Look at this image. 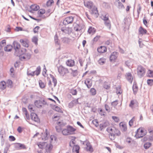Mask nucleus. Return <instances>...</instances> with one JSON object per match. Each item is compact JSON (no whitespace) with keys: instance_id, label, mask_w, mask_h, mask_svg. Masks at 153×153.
<instances>
[{"instance_id":"nucleus-1","label":"nucleus","mask_w":153,"mask_h":153,"mask_svg":"<svg viewBox=\"0 0 153 153\" xmlns=\"http://www.w3.org/2000/svg\"><path fill=\"white\" fill-rule=\"evenodd\" d=\"M109 128H107L106 129V131L109 133V138L111 140H114L116 138L115 136H120L121 134L120 131L117 129L114 128L113 132H110L108 130Z\"/></svg>"},{"instance_id":"nucleus-2","label":"nucleus","mask_w":153,"mask_h":153,"mask_svg":"<svg viewBox=\"0 0 153 153\" xmlns=\"http://www.w3.org/2000/svg\"><path fill=\"white\" fill-rule=\"evenodd\" d=\"M146 72V69L142 66H138L137 69V74L140 78H141L145 75Z\"/></svg>"},{"instance_id":"nucleus-3","label":"nucleus","mask_w":153,"mask_h":153,"mask_svg":"<svg viewBox=\"0 0 153 153\" xmlns=\"http://www.w3.org/2000/svg\"><path fill=\"white\" fill-rule=\"evenodd\" d=\"M41 71V68L40 66H39L36 68L35 71H32L30 72L31 71H27V75L28 76H33L35 75V73L36 72V76H38L40 74Z\"/></svg>"},{"instance_id":"nucleus-4","label":"nucleus","mask_w":153,"mask_h":153,"mask_svg":"<svg viewBox=\"0 0 153 153\" xmlns=\"http://www.w3.org/2000/svg\"><path fill=\"white\" fill-rule=\"evenodd\" d=\"M58 71L59 73L62 76H64L67 73H69L67 68H64L62 66L60 65L58 67Z\"/></svg>"},{"instance_id":"nucleus-5","label":"nucleus","mask_w":153,"mask_h":153,"mask_svg":"<svg viewBox=\"0 0 153 153\" xmlns=\"http://www.w3.org/2000/svg\"><path fill=\"white\" fill-rule=\"evenodd\" d=\"M27 50L26 48H20L18 51L15 54L14 53V55L20 57L22 55L25 54Z\"/></svg>"},{"instance_id":"nucleus-6","label":"nucleus","mask_w":153,"mask_h":153,"mask_svg":"<svg viewBox=\"0 0 153 153\" xmlns=\"http://www.w3.org/2000/svg\"><path fill=\"white\" fill-rule=\"evenodd\" d=\"M31 120L37 123L40 122V120L37 114L34 112H31L30 114Z\"/></svg>"},{"instance_id":"nucleus-7","label":"nucleus","mask_w":153,"mask_h":153,"mask_svg":"<svg viewBox=\"0 0 153 153\" xmlns=\"http://www.w3.org/2000/svg\"><path fill=\"white\" fill-rule=\"evenodd\" d=\"M74 17L70 16L67 17L64 20L63 23L65 25H66L72 23L74 20Z\"/></svg>"},{"instance_id":"nucleus-8","label":"nucleus","mask_w":153,"mask_h":153,"mask_svg":"<svg viewBox=\"0 0 153 153\" xmlns=\"http://www.w3.org/2000/svg\"><path fill=\"white\" fill-rule=\"evenodd\" d=\"M75 24H76L77 25V26L79 29V32L82 33H82H83L85 31V29H84L85 26L82 23H80L78 21H76L75 23H74V25H75Z\"/></svg>"},{"instance_id":"nucleus-9","label":"nucleus","mask_w":153,"mask_h":153,"mask_svg":"<svg viewBox=\"0 0 153 153\" xmlns=\"http://www.w3.org/2000/svg\"><path fill=\"white\" fill-rule=\"evenodd\" d=\"M119 53L116 51H114L111 53L109 56V60L110 62H115L118 56Z\"/></svg>"},{"instance_id":"nucleus-10","label":"nucleus","mask_w":153,"mask_h":153,"mask_svg":"<svg viewBox=\"0 0 153 153\" xmlns=\"http://www.w3.org/2000/svg\"><path fill=\"white\" fill-rule=\"evenodd\" d=\"M13 48L15 50L14 53L15 54L18 49L21 47L20 44L16 41H14L13 43Z\"/></svg>"},{"instance_id":"nucleus-11","label":"nucleus","mask_w":153,"mask_h":153,"mask_svg":"<svg viewBox=\"0 0 153 153\" xmlns=\"http://www.w3.org/2000/svg\"><path fill=\"white\" fill-rule=\"evenodd\" d=\"M138 33L139 35H141L142 36L145 34L149 35V33L147 32V30L141 26L139 28Z\"/></svg>"},{"instance_id":"nucleus-12","label":"nucleus","mask_w":153,"mask_h":153,"mask_svg":"<svg viewBox=\"0 0 153 153\" xmlns=\"http://www.w3.org/2000/svg\"><path fill=\"white\" fill-rule=\"evenodd\" d=\"M15 144V148L18 149H26L27 148L23 144L16 143Z\"/></svg>"},{"instance_id":"nucleus-13","label":"nucleus","mask_w":153,"mask_h":153,"mask_svg":"<svg viewBox=\"0 0 153 153\" xmlns=\"http://www.w3.org/2000/svg\"><path fill=\"white\" fill-rule=\"evenodd\" d=\"M20 42L24 47L28 48L29 46V41L28 39H21L20 40Z\"/></svg>"},{"instance_id":"nucleus-14","label":"nucleus","mask_w":153,"mask_h":153,"mask_svg":"<svg viewBox=\"0 0 153 153\" xmlns=\"http://www.w3.org/2000/svg\"><path fill=\"white\" fill-rule=\"evenodd\" d=\"M84 4L85 7L89 9H91L93 6L94 3L92 1H88L86 2L84 1Z\"/></svg>"},{"instance_id":"nucleus-15","label":"nucleus","mask_w":153,"mask_h":153,"mask_svg":"<svg viewBox=\"0 0 153 153\" xmlns=\"http://www.w3.org/2000/svg\"><path fill=\"white\" fill-rule=\"evenodd\" d=\"M97 52L100 53H103L107 51V48L105 46H101L97 48Z\"/></svg>"},{"instance_id":"nucleus-16","label":"nucleus","mask_w":153,"mask_h":153,"mask_svg":"<svg viewBox=\"0 0 153 153\" xmlns=\"http://www.w3.org/2000/svg\"><path fill=\"white\" fill-rule=\"evenodd\" d=\"M84 83L88 88H90L92 85L91 79L89 78L86 79Z\"/></svg>"},{"instance_id":"nucleus-17","label":"nucleus","mask_w":153,"mask_h":153,"mask_svg":"<svg viewBox=\"0 0 153 153\" xmlns=\"http://www.w3.org/2000/svg\"><path fill=\"white\" fill-rule=\"evenodd\" d=\"M132 89L134 94L135 95H136L138 91V87L137 82L135 81L134 82L133 85L132 86Z\"/></svg>"},{"instance_id":"nucleus-18","label":"nucleus","mask_w":153,"mask_h":153,"mask_svg":"<svg viewBox=\"0 0 153 153\" xmlns=\"http://www.w3.org/2000/svg\"><path fill=\"white\" fill-rule=\"evenodd\" d=\"M67 129L69 133H71V134H74V132L76 130V129L70 125L67 126Z\"/></svg>"},{"instance_id":"nucleus-19","label":"nucleus","mask_w":153,"mask_h":153,"mask_svg":"<svg viewBox=\"0 0 153 153\" xmlns=\"http://www.w3.org/2000/svg\"><path fill=\"white\" fill-rule=\"evenodd\" d=\"M126 78L128 81L131 83L133 80V77L131 73L128 72L126 73Z\"/></svg>"},{"instance_id":"nucleus-20","label":"nucleus","mask_w":153,"mask_h":153,"mask_svg":"<svg viewBox=\"0 0 153 153\" xmlns=\"http://www.w3.org/2000/svg\"><path fill=\"white\" fill-rule=\"evenodd\" d=\"M109 124V123L108 121H106L103 123L100 124L99 125L100 130L102 131V130L107 127Z\"/></svg>"},{"instance_id":"nucleus-21","label":"nucleus","mask_w":153,"mask_h":153,"mask_svg":"<svg viewBox=\"0 0 153 153\" xmlns=\"http://www.w3.org/2000/svg\"><path fill=\"white\" fill-rule=\"evenodd\" d=\"M91 14H94L96 17H98L99 15L97 8L95 7H94L92 9L91 11Z\"/></svg>"},{"instance_id":"nucleus-22","label":"nucleus","mask_w":153,"mask_h":153,"mask_svg":"<svg viewBox=\"0 0 153 153\" xmlns=\"http://www.w3.org/2000/svg\"><path fill=\"white\" fill-rule=\"evenodd\" d=\"M144 130L145 129L143 128H142L140 130V132L141 133L140 135L139 134L138 135H137V137H136V139H138L140 138H141L143 137V136H145L147 133V132H146V133H144Z\"/></svg>"},{"instance_id":"nucleus-23","label":"nucleus","mask_w":153,"mask_h":153,"mask_svg":"<svg viewBox=\"0 0 153 153\" xmlns=\"http://www.w3.org/2000/svg\"><path fill=\"white\" fill-rule=\"evenodd\" d=\"M71 41V39L68 37H64L62 38V42L64 44H69Z\"/></svg>"},{"instance_id":"nucleus-24","label":"nucleus","mask_w":153,"mask_h":153,"mask_svg":"<svg viewBox=\"0 0 153 153\" xmlns=\"http://www.w3.org/2000/svg\"><path fill=\"white\" fill-rule=\"evenodd\" d=\"M54 40L55 44L56 45H60V41L59 39V37L56 33L54 37Z\"/></svg>"},{"instance_id":"nucleus-25","label":"nucleus","mask_w":153,"mask_h":153,"mask_svg":"<svg viewBox=\"0 0 153 153\" xmlns=\"http://www.w3.org/2000/svg\"><path fill=\"white\" fill-rule=\"evenodd\" d=\"M13 48V46L11 45H7L4 47V50L7 52H11Z\"/></svg>"},{"instance_id":"nucleus-26","label":"nucleus","mask_w":153,"mask_h":153,"mask_svg":"<svg viewBox=\"0 0 153 153\" xmlns=\"http://www.w3.org/2000/svg\"><path fill=\"white\" fill-rule=\"evenodd\" d=\"M96 31V30L95 28L92 26L89 27L88 30V32L89 34H94Z\"/></svg>"},{"instance_id":"nucleus-27","label":"nucleus","mask_w":153,"mask_h":153,"mask_svg":"<svg viewBox=\"0 0 153 153\" xmlns=\"http://www.w3.org/2000/svg\"><path fill=\"white\" fill-rule=\"evenodd\" d=\"M6 82L4 81H2L0 82V89L1 90L5 89L6 87Z\"/></svg>"},{"instance_id":"nucleus-28","label":"nucleus","mask_w":153,"mask_h":153,"mask_svg":"<svg viewBox=\"0 0 153 153\" xmlns=\"http://www.w3.org/2000/svg\"><path fill=\"white\" fill-rule=\"evenodd\" d=\"M67 65L70 67H72L75 65V62L72 59L68 60L66 62Z\"/></svg>"},{"instance_id":"nucleus-29","label":"nucleus","mask_w":153,"mask_h":153,"mask_svg":"<svg viewBox=\"0 0 153 153\" xmlns=\"http://www.w3.org/2000/svg\"><path fill=\"white\" fill-rule=\"evenodd\" d=\"M7 85L6 86L7 87L10 88H12L13 86V82L12 80L10 79H8L7 81Z\"/></svg>"},{"instance_id":"nucleus-30","label":"nucleus","mask_w":153,"mask_h":153,"mask_svg":"<svg viewBox=\"0 0 153 153\" xmlns=\"http://www.w3.org/2000/svg\"><path fill=\"white\" fill-rule=\"evenodd\" d=\"M53 147V145L51 143H50L48 148L46 149L45 153H51Z\"/></svg>"},{"instance_id":"nucleus-31","label":"nucleus","mask_w":153,"mask_h":153,"mask_svg":"<svg viewBox=\"0 0 153 153\" xmlns=\"http://www.w3.org/2000/svg\"><path fill=\"white\" fill-rule=\"evenodd\" d=\"M30 8L32 10L36 11L40 9V7L37 5H31L30 6Z\"/></svg>"},{"instance_id":"nucleus-32","label":"nucleus","mask_w":153,"mask_h":153,"mask_svg":"<svg viewBox=\"0 0 153 153\" xmlns=\"http://www.w3.org/2000/svg\"><path fill=\"white\" fill-rule=\"evenodd\" d=\"M116 1L118 2L117 8L120 10H123L125 8V7L123 4L119 1V0H116Z\"/></svg>"},{"instance_id":"nucleus-33","label":"nucleus","mask_w":153,"mask_h":153,"mask_svg":"<svg viewBox=\"0 0 153 153\" xmlns=\"http://www.w3.org/2000/svg\"><path fill=\"white\" fill-rule=\"evenodd\" d=\"M41 104V101L40 100H36L34 102L35 105L38 108H40L42 107Z\"/></svg>"},{"instance_id":"nucleus-34","label":"nucleus","mask_w":153,"mask_h":153,"mask_svg":"<svg viewBox=\"0 0 153 153\" xmlns=\"http://www.w3.org/2000/svg\"><path fill=\"white\" fill-rule=\"evenodd\" d=\"M120 127H122L123 131H127V126L126 124L124 123L123 122H121L119 124Z\"/></svg>"},{"instance_id":"nucleus-35","label":"nucleus","mask_w":153,"mask_h":153,"mask_svg":"<svg viewBox=\"0 0 153 153\" xmlns=\"http://www.w3.org/2000/svg\"><path fill=\"white\" fill-rule=\"evenodd\" d=\"M70 70L72 71L71 74L73 77H76L78 75V72L77 70H74L71 68H70Z\"/></svg>"},{"instance_id":"nucleus-36","label":"nucleus","mask_w":153,"mask_h":153,"mask_svg":"<svg viewBox=\"0 0 153 153\" xmlns=\"http://www.w3.org/2000/svg\"><path fill=\"white\" fill-rule=\"evenodd\" d=\"M80 147L78 145H74L73 146L72 151L73 152H75V151H79Z\"/></svg>"},{"instance_id":"nucleus-37","label":"nucleus","mask_w":153,"mask_h":153,"mask_svg":"<svg viewBox=\"0 0 153 153\" xmlns=\"http://www.w3.org/2000/svg\"><path fill=\"white\" fill-rule=\"evenodd\" d=\"M45 13V10L44 9H41L39 10L38 12V14L39 15V17H42V15Z\"/></svg>"},{"instance_id":"nucleus-38","label":"nucleus","mask_w":153,"mask_h":153,"mask_svg":"<svg viewBox=\"0 0 153 153\" xmlns=\"http://www.w3.org/2000/svg\"><path fill=\"white\" fill-rule=\"evenodd\" d=\"M50 76L52 79V82L54 83V86L55 87L57 83L56 79L51 74H50Z\"/></svg>"},{"instance_id":"nucleus-39","label":"nucleus","mask_w":153,"mask_h":153,"mask_svg":"<svg viewBox=\"0 0 153 153\" xmlns=\"http://www.w3.org/2000/svg\"><path fill=\"white\" fill-rule=\"evenodd\" d=\"M106 61V59L104 58H100L98 60V62L99 64L103 65L105 63Z\"/></svg>"},{"instance_id":"nucleus-40","label":"nucleus","mask_w":153,"mask_h":153,"mask_svg":"<svg viewBox=\"0 0 153 153\" xmlns=\"http://www.w3.org/2000/svg\"><path fill=\"white\" fill-rule=\"evenodd\" d=\"M46 142H39L37 143V145L39 148L42 149H43V146L45 145Z\"/></svg>"},{"instance_id":"nucleus-41","label":"nucleus","mask_w":153,"mask_h":153,"mask_svg":"<svg viewBox=\"0 0 153 153\" xmlns=\"http://www.w3.org/2000/svg\"><path fill=\"white\" fill-rule=\"evenodd\" d=\"M129 19H128V18L125 17L123 20V22L125 25H127L128 27H129L130 25V23L128 21Z\"/></svg>"},{"instance_id":"nucleus-42","label":"nucleus","mask_w":153,"mask_h":153,"mask_svg":"<svg viewBox=\"0 0 153 153\" xmlns=\"http://www.w3.org/2000/svg\"><path fill=\"white\" fill-rule=\"evenodd\" d=\"M116 88V89L117 94H121L122 93V91L121 90V86L120 85H119Z\"/></svg>"},{"instance_id":"nucleus-43","label":"nucleus","mask_w":153,"mask_h":153,"mask_svg":"<svg viewBox=\"0 0 153 153\" xmlns=\"http://www.w3.org/2000/svg\"><path fill=\"white\" fill-rule=\"evenodd\" d=\"M147 76L149 77H153V70L149 69L147 73Z\"/></svg>"},{"instance_id":"nucleus-44","label":"nucleus","mask_w":153,"mask_h":153,"mask_svg":"<svg viewBox=\"0 0 153 153\" xmlns=\"http://www.w3.org/2000/svg\"><path fill=\"white\" fill-rule=\"evenodd\" d=\"M152 145L151 143L150 142H146L144 145L145 149H149Z\"/></svg>"},{"instance_id":"nucleus-45","label":"nucleus","mask_w":153,"mask_h":153,"mask_svg":"<svg viewBox=\"0 0 153 153\" xmlns=\"http://www.w3.org/2000/svg\"><path fill=\"white\" fill-rule=\"evenodd\" d=\"M39 85L40 87L41 88H43L45 87V85L42 82L41 80H39Z\"/></svg>"},{"instance_id":"nucleus-46","label":"nucleus","mask_w":153,"mask_h":153,"mask_svg":"<svg viewBox=\"0 0 153 153\" xmlns=\"http://www.w3.org/2000/svg\"><path fill=\"white\" fill-rule=\"evenodd\" d=\"M50 135V133L48 131V130L47 129H45V135L44 136V140H46L48 139V136H49Z\"/></svg>"},{"instance_id":"nucleus-47","label":"nucleus","mask_w":153,"mask_h":153,"mask_svg":"<svg viewBox=\"0 0 153 153\" xmlns=\"http://www.w3.org/2000/svg\"><path fill=\"white\" fill-rule=\"evenodd\" d=\"M62 134L64 135H68L71 134V133H68V131L67 129H64L62 131Z\"/></svg>"},{"instance_id":"nucleus-48","label":"nucleus","mask_w":153,"mask_h":153,"mask_svg":"<svg viewBox=\"0 0 153 153\" xmlns=\"http://www.w3.org/2000/svg\"><path fill=\"white\" fill-rule=\"evenodd\" d=\"M99 110L100 112H99V113L101 116H105L106 115L104 114V113H105V111H103L102 109V108H98V111H99Z\"/></svg>"},{"instance_id":"nucleus-49","label":"nucleus","mask_w":153,"mask_h":153,"mask_svg":"<svg viewBox=\"0 0 153 153\" xmlns=\"http://www.w3.org/2000/svg\"><path fill=\"white\" fill-rule=\"evenodd\" d=\"M6 45V40L5 39L2 40L0 42V48L1 49L2 48Z\"/></svg>"},{"instance_id":"nucleus-50","label":"nucleus","mask_w":153,"mask_h":153,"mask_svg":"<svg viewBox=\"0 0 153 153\" xmlns=\"http://www.w3.org/2000/svg\"><path fill=\"white\" fill-rule=\"evenodd\" d=\"M38 39L36 36H33L32 39V41L36 45L38 44Z\"/></svg>"},{"instance_id":"nucleus-51","label":"nucleus","mask_w":153,"mask_h":153,"mask_svg":"<svg viewBox=\"0 0 153 153\" xmlns=\"http://www.w3.org/2000/svg\"><path fill=\"white\" fill-rule=\"evenodd\" d=\"M86 149L87 151H89L91 153L92 152L94 151L93 148L91 145L89 146L88 147H86Z\"/></svg>"},{"instance_id":"nucleus-52","label":"nucleus","mask_w":153,"mask_h":153,"mask_svg":"<svg viewBox=\"0 0 153 153\" xmlns=\"http://www.w3.org/2000/svg\"><path fill=\"white\" fill-rule=\"evenodd\" d=\"M137 17H139V14H140V11L141 10V7L140 4H139L137 5Z\"/></svg>"},{"instance_id":"nucleus-53","label":"nucleus","mask_w":153,"mask_h":153,"mask_svg":"<svg viewBox=\"0 0 153 153\" xmlns=\"http://www.w3.org/2000/svg\"><path fill=\"white\" fill-rule=\"evenodd\" d=\"M148 85L151 86L153 85V79H149L147 81Z\"/></svg>"},{"instance_id":"nucleus-54","label":"nucleus","mask_w":153,"mask_h":153,"mask_svg":"<svg viewBox=\"0 0 153 153\" xmlns=\"http://www.w3.org/2000/svg\"><path fill=\"white\" fill-rule=\"evenodd\" d=\"M75 100H73L69 103L68 107L69 108H72L74 106L75 104Z\"/></svg>"},{"instance_id":"nucleus-55","label":"nucleus","mask_w":153,"mask_h":153,"mask_svg":"<svg viewBox=\"0 0 153 153\" xmlns=\"http://www.w3.org/2000/svg\"><path fill=\"white\" fill-rule=\"evenodd\" d=\"M77 91L76 89H74L72 88L71 89L70 91V93H71L73 95H76L77 94Z\"/></svg>"},{"instance_id":"nucleus-56","label":"nucleus","mask_w":153,"mask_h":153,"mask_svg":"<svg viewBox=\"0 0 153 153\" xmlns=\"http://www.w3.org/2000/svg\"><path fill=\"white\" fill-rule=\"evenodd\" d=\"M54 110L61 113H63V111L61 110V108L57 106H55Z\"/></svg>"},{"instance_id":"nucleus-57","label":"nucleus","mask_w":153,"mask_h":153,"mask_svg":"<svg viewBox=\"0 0 153 153\" xmlns=\"http://www.w3.org/2000/svg\"><path fill=\"white\" fill-rule=\"evenodd\" d=\"M53 3L54 1L53 0H48L46 2V5L47 7L50 6Z\"/></svg>"},{"instance_id":"nucleus-58","label":"nucleus","mask_w":153,"mask_h":153,"mask_svg":"<svg viewBox=\"0 0 153 153\" xmlns=\"http://www.w3.org/2000/svg\"><path fill=\"white\" fill-rule=\"evenodd\" d=\"M105 25L109 29H111V24L110 20L104 22Z\"/></svg>"},{"instance_id":"nucleus-59","label":"nucleus","mask_w":153,"mask_h":153,"mask_svg":"<svg viewBox=\"0 0 153 153\" xmlns=\"http://www.w3.org/2000/svg\"><path fill=\"white\" fill-rule=\"evenodd\" d=\"M91 94L93 96L95 95L96 94V90L94 88H91L90 90Z\"/></svg>"},{"instance_id":"nucleus-60","label":"nucleus","mask_w":153,"mask_h":153,"mask_svg":"<svg viewBox=\"0 0 153 153\" xmlns=\"http://www.w3.org/2000/svg\"><path fill=\"white\" fill-rule=\"evenodd\" d=\"M6 133L5 130L3 128H1L0 131V135L5 136Z\"/></svg>"},{"instance_id":"nucleus-61","label":"nucleus","mask_w":153,"mask_h":153,"mask_svg":"<svg viewBox=\"0 0 153 153\" xmlns=\"http://www.w3.org/2000/svg\"><path fill=\"white\" fill-rule=\"evenodd\" d=\"M112 119L116 123H118L120 121V119L118 117H117L113 116H112Z\"/></svg>"},{"instance_id":"nucleus-62","label":"nucleus","mask_w":153,"mask_h":153,"mask_svg":"<svg viewBox=\"0 0 153 153\" xmlns=\"http://www.w3.org/2000/svg\"><path fill=\"white\" fill-rule=\"evenodd\" d=\"M34 107V105L33 104H30L28 106V108L30 111L31 112L32 111H34V110L33 109V107Z\"/></svg>"},{"instance_id":"nucleus-63","label":"nucleus","mask_w":153,"mask_h":153,"mask_svg":"<svg viewBox=\"0 0 153 153\" xmlns=\"http://www.w3.org/2000/svg\"><path fill=\"white\" fill-rule=\"evenodd\" d=\"M92 123H93L95 125L96 127H97L99 125L98 121L97 120H93L92 122Z\"/></svg>"},{"instance_id":"nucleus-64","label":"nucleus","mask_w":153,"mask_h":153,"mask_svg":"<svg viewBox=\"0 0 153 153\" xmlns=\"http://www.w3.org/2000/svg\"><path fill=\"white\" fill-rule=\"evenodd\" d=\"M16 140V138L13 135H10L9 137V140L10 141H13Z\"/></svg>"}]
</instances>
